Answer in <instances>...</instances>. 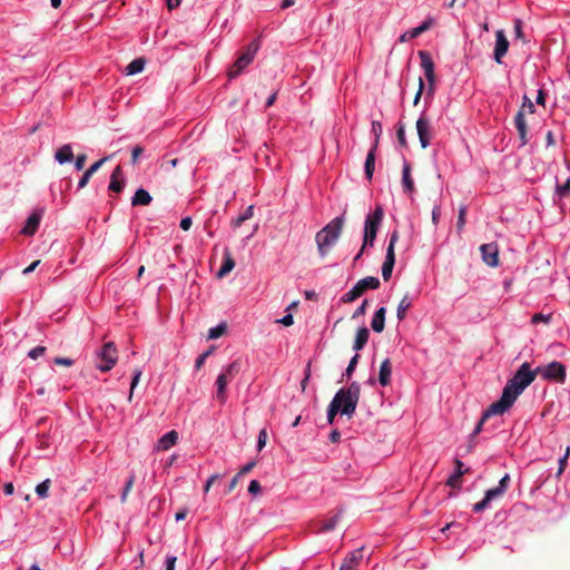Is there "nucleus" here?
I'll use <instances>...</instances> for the list:
<instances>
[{
    "mask_svg": "<svg viewBox=\"0 0 570 570\" xmlns=\"http://www.w3.org/2000/svg\"><path fill=\"white\" fill-rule=\"evenodd\" d=\"M535 377L534 370L532 371L530 364L524 362L514 375L508 380L500 400L490 405V412H507Z\"/></svg>",
    "mask_w": 570,
    "mask_h": 570,
    "instance_id": "nucleus-1",
    "label": "nucleus"
},
{
    "mask_svg": "<svg viewBox=\"0 0 570 570\" xmlns=\"http://www.w3.org/2000/svg\"><path fill=\"white\" fill-rule=\"evenodd\" d=\"M345 223L344 215L335 217L325 227L316 233L315 240L317 250L322 258H324L331 250L332 246L337 242Z\"/></svg>",
    "mask_w": 570,
    "mask_h": 570,
    "instance_id": "nucleus-2",
    "label": "nucleus"
},
{
    "mask_svg": "<svg viewBox=\"0 0 570 570\" xmlns=\"http://www.w3.org/2000/svg\"><path fill=\"white\" fill-rule=\"evenodd\" d=\"M361 395V386L357 382H352L348 387L341 389L333 397V402L341 409V414L348 417L355 413Z\"/></svg>",
    "mask_w": 570,
    "mask_h": 570,
    "instance_id": "nucleus-3",
    "label": "nucleus"
},
{
    "mask_svg": "<svg viewBox=\"0 0 570 570\" xmlns=\"http://www.w3.org/2000/svg\"><path fill=\"white\" fill-rule=\"evenodd\" d=\"M383 217L384 210L381 205H377L375 210L372 214L367 215L364 225L363 248H366L367 246H373Z\"/></svg>",
    "mask_w": 570,
    "mask_h": 570,
    "instance_id": "nucleus-4",
    "label": "nucleus"
},
{
    "mask_svg": "<svg viewBox=\"0 0 570 570\" xmlns=\"http://www.w3.org/2000/svg\"><path fill=\"white\" fill-rule=\"evenodd\" d=\"M118 351L114 342H108L97 352L96 367L101 372H109L117 363Z\"/></svg>",
    "mask_w": 570,
    "mask_h": 570,
    "instance_id": "nucleus-5",
    "label": "nucleus"
},
{
    "mask_svg": "<svg viewBox=\"0 0 570 570\" xmlns=\"http://www.w3.org/2000/svg\"><path fill=\"white\" fill-rule=\"evenodd\" d=\"M259 49V41H252L246 50L237 58L234 65L228 70V77H237L254 59Z\"/></svg>",
    "mask_w": 570,
    "mask_h": 570,
    "instance_id": "nucleus-6",
    "label": "nucleus"
},
{
    "mask_svg": "<svg viewBox=\"0 0 570 570\" xmlns=\"http://www.w3.org/2000/svg\"><path fill=\"white\" fill-rule=\"evenodd\" d=\"M419 57L421 60V67L424 70V76L428 80V90L425 99H432L435 91V82L436 76L434 72V62L431 58V55L428 51L421 50L419 51Z\"/></svg>",
    "mask_w": 570,
    "mask_h": 570,
    "instance_id": "nucleus-7",
    "label": "nucleus"
},
{
    "mask_svg": "<svg viewBox=\"0 0 570 570\" xmlns=\"http://www.w3.org/2000/svg\"><path fill=\"white\" fill-rule=\"evenodd\" d=\"M534 372L535 375H540L546 381L563 383L566 380V366L558 361H553L548 365L538 366Z\"/></svg>",
    "mask_w": 570,
    "mask_h": 570,
    "instance_id": "nucleus-8",
    "label": "nucleus"
},
{
    "mask_svg": "<svg viewBox=\"0 0 570 570\" xmlns=\"http://www.w3.org/2000/svg\"><path fill=\"white\" fill-rule=\"evenodd\" d=\"M510 483V475L505 474L500 481L498 487L490 489L485 492L484 498L473 505V511L479 513L483 511L492 500L501 498L508 490Z\"/></svg>",
    "mask_w": 570,
    "mask_h": 570,
    "instance_id": "nucleus-9",
    "label": "nucleus"
},
{
    "mask_svg": "<svg viewBox=\"0 0 570 570\" xmlns=\"http://www.w3.org/2000/svg\"><path fill=\"white\" fill-rule=\"evenodd\" d=\"M525 110L529 114H533L535 111L533 102L527 96L523 97L522 107L518 111V114L515 115V119H514L515 128H517V130L519 132V137H520V139L522 141V145H525L527 141H528L527 140V122H525V119H524V111Z\"/></svg>",
    "mask_w": 570,
    "mask_h": 570,
    "instance_id": "nucleus-10",
    "label": "nucleus"
},
{
    "mask_svg": "<svg viewBox=\"0 0 570 570\" xmlns=\"http://www.w3.org/2000/svg\"><path fill=\"white\" fill-rule=\"evenodd\" d=\"M397 240H399V232L393 230V233L390 236V242H389V246L386 249L385 261L382 265V276L385 282H387L392 276L393 267L395 264L394 249H395V245H396Z\"/></svg>",
    "mask_w": 570,
    "mask_h": 570,
    "instance_id": "nucleus-11",
    "label": "nucleus"
},
{
    "mask_svg": "<svg viewBox=\"0 0 570 570\" xmlns=\"http://www.w3.org/2000/svg\"><path fill=\"white\" fill-rule=\"evenodd\" d=\"M416 132L421 147L425 149L432 139V126L430 119L424 114L416 120Z\"/></svg>",
    "mask_w": 570,
    "mask_h": 570,
    "instance_id": "nucleus-12",
    "label": "nucleus"
},
{
    "mask_svg": "<svg viewBox=\"0 0 570 570\" xmlns=\"http://www.w3.org/2000/svg\"><path fill=\"white\" fill-rule=\"evenodd\" d=\"M509 50V40L505 37L503 30H497L495 32V47L493 52V59L497 63H502V58Z\"/></svg>",
    "mask_w": 570,
    "mask_h": 570,
    "instance_id": "nucleus-13",
    "label": "nucleus"
},
{
    "mask_svg": "<svg viewBox=\"0 0 570 570\" xmlns=\"http://www.w3.org/2000/svg\"><path fill=\"white\" fill-rule=\"evenodd\" d=\"M483 262L490 267L499 265V249L495 243L483 244L480 247Z\"/></svg>",
    "mask_w": 570,
    "mask_h": 570,
    "instance_id": "nucleus-14",
    "label": "nucleus"
},
{
    "mask_svg": "<svg viewBox=\"0 0 570 570\" xmlns=\"http://www.w3.org/2000/svg\"><path fill=\"white\" fill-rule=\"evenodd\" d=\"M43 214L45 208L35 209L33 213L28 217L23 228L21 229V234L24 236H33L40 225Z\"/></svg>",
    "mask_w": 570,
    "mask_h": 570,
    "instance_id": "nucleus-15",
    "label": "nucleus"
},
{
    "mask_svg": "<svg viewBox=\"0 0 570 570\" xmlns=\"http://www.w3.org/2000/svg\"><path fill=\"white\" fill-rule=\"evenodd\" d=\"M363 558L362 549L350 552L343 560L340 570H356Z\"/></svg>",
    "mask_w": 570,
    "mask_h": 570,
    "instance_id": "nucleus-16",
    "label": "nucleus"
},
{
    "mask_svg": "<svg viewBox=\"0 0 570 570\" xmlns=\"http://www.w3.org/2000/svg\"><path fill=\"white\" fill-rule=\"evenodd\" d=\"M233 379H229V376L223 371L217 380H216V399L220 404H224L226 402V386Z\"/></svg>",
    "mask_w": 570,
    "mask_h": 570,
    "instance_id": "nucleus-17",
    "label": "nucleus"
},
{
    "mask_svg": "<svg viewBox=\"0 0 570 570\" xmlns=\"http://www.w3.org/2000/svg\"><path fill=\"white\" fill-rule=\"evenodd\" d=\"M125 187V179L121 166H117L110 176L109 190L120 193Z\"/></svg>",
    "mask_w": 570,
    "mask_h": 570,
    "instance_id": "nucleus-18",
    "label": "nucleus"
},
{
    "mask_svg": "<svg viewBox=\"0 0 570 570\" xmlns=\"http://www.w3.org/2000/svg\"><path fill=\"white\" fill-rule=\"evenodd\" d=\"M381 285V282L377 277L367 276L365 278L360 279L354 287L361 294V296L368 289H377Z\"/></svg>",
    "mask_w": 570,
    "mask_h": 570,
    "instance_id": "nucleus-19",
    "label": "nucleus"
},
{
    "mask_svg": "<svg viewBox=\"0 0 570 570\" xmlns=\"http://www.w3.org/2000/svg\"><path fill=\"white\" fill-rule=\"evenodd\" d=\"M455 472L448 479L446 484L451 488H460L462 475L469 472V469L463 470V462L459 459H455Z\"/></svg>",
    "mask_w": 570,
    "mask_h": 570,
    "instance_id": "nucleus-20",
    "label": "nucleus"
},
{
    "mask_svg": "<svg viewBox=\"0 0 570 570\" xmlns=\"http://www.w3.org/2000/svg\"><path fill=\"white\" fill-rule=\"evenodd\" d=\"M177 440H178V433L175 430H171L159 439L158 444H157V450L167 451L173 445L176 444Z\"/></svg>",
    "mask_w": 570,
    "mask_h": 570,
    "instance_id": "nucleus-21",
    "label": "nucleus"
},
{
    "mask_svg": "<svg viewBox=\"0 0 570 570\" xmlns=\"http://www.w3.org/2000/svg\"><path fill=\"white\" fill-rule=\"evenodd\" d=\"M392 363L390 358H385L380 366L379 382L382 386H387L391 382Z\"/></svg>",
    "mask_w": 570,
    "mask_h": 570,
    "instance_id": "nucleus-22",
    "label": "nucleus"
},
{
    "mask_svg": "<svg viewBox=\"0 0 570 570\" xmlns=\"http://www.w3.org/2000/svg\"><path fill=\"white\" fill-rule=\"evenodd\" d=\"M385 314H386L385 307H380L375 312V314L372 318V322H371V327L374 332H376V333L383 332L384 326H385Z\"/></svg>",
    "mask_w": 570,
    "mask_h": 570,
    "instance_id": "nucleus-23",
    "label": "nucleus"
},
{
    "mask_svg": "<svg viewBox=\"0 0 570 570\" xmlns=\"http://www.w3.org/2000/svg\"><path fill=\"white\" fill-rule=\"evenodd\" d=\"M432 23H433V19L432 18H428L419 27L413 28L411 31L402 35L401 41H405L407 36L411 39L419 37L423 32L428 31L431 28Z\"/></svg>",
    "mask_w": 570,
    "mask_h": 570,
    "instance_id": "nucleus-24",
    "label": "nucleus"
},
{
    "mask_svg": "<svg viewBox=\"0 0 570 570\" xmlns=\"http://www.w3.org/2000/svg\"><path fill=\"white\" fill-rule=\"evenodd\" d=\"M55 159L61 165L71 161L73 159V151L71 145L66 144L62 147H60L55 154Z\"/></svg>",
    "mask_w": 570,
    "mask_h": 570,
    "instance_id": "nucleus-25",
    "label": "nucleus"
},
{
    "mask_svg": "<svg viewBox=\"0 0 570 570\" xmlns=\"http://www.w3.org/2000/svg\"><path fill=\"white\" fill-rule=\"evenodd\" d=\"M368 337H370L368 328L365 326L360 327L357 330V333H356V336L354 340L353 350L356 352L363 350V347L366 345V343L368 341Z\"/></svg>",
    "mask_w": 570,
    "mask_h": 570,
    "instance_id": "nucleus-26",
    "label": "nucleus"
},
{
    "mask_svg": "<svg viewBox=\"0 0 570 570\" xmlns=\"http://www.w3.org/2000/svg\"><path fill=\"white\" fill-rule=\"evenodd\" d=\"M153 197L150 194L144 189L139 188L136 190L134 197L131 198V205L132 206H147L151 203Z\"/></svg>",
    "mask_w": 570,
    "mask_h": 570,
    "instance_id": "nucleus-27",
    "label": "nucleus"
},
{
    "mask_svg": "<svg viewBox=\"0 0 570 570\" xmlns=\"http://www.w3.org/2000/svg\"><path fill=\"white\" fill-rule=\"evenodd\" d=\"M375 151H376V144H374L373 147L367 153L365 164H364L365 176L368 180L372 179L374 168H375Z\"/></svg>",
    "mask_w": 570,
    "mask_h": 570,
    "instance_id": "nucleus-28",
    "label": "nucleus"
},
{
    "mask_svg": "<svg viewBox=\"0 0 570 570\" xmlns=\"http://www.w3.org/2000/svg\"><path fill=\"white\" fill-rule=\"evenodd\" d=\"M234 267H235V261L232 257L230 253L226 249L224 253V262H223L219 271L217 272V277L218 278L225 277L229 272L233 271Z\"/></svg>",
    "mask_w": 570,
    "mask_h": 570,
    "instance_id": "nucleus-29",
    "label": "nucleus"
},
{
    "mask_svg": "<svg viewBox=\"0 0 570 570\" xmlns=\"http://www.w3.org/2000/svg\"><path fill=\"white\" fill-rule=\"evenodd\" d=\"M402 186L405 193L411 194L414 190V181L411 177V167L407 163L404 164L402 170Z\"/></svg>",
    "mask_w": 570,
    "mask_h": 570,
    "instance_id": "nucleus-30",
    "label": "nucleus"
},
{
    "mask_svg": "<svg viewBox=\"0 0 570 570\" xmlns=\"http://www.w3.org/2000/svg\"><path fill=\"white\" fill-rule=\"evenodd\" d=\"M411 306H412V301L409 297V295H405L399 303V306L396 309V317L399 321H403L406 317V313L411 308Z\"/></svg>",
    "mask_w": 570,
    "mask_h": 570,
    "instance_id": "nucleus-31",
    "label": "nucleus"
},
{
    "mask_svg": "<svg viewBox=\"0 0 570 570\" xmlns=\"http://www.w3.org/2000/svg\"><path fill=\"white\" fill-rule=\"evenodd\" d=\"M146 65V60L144 58H136L134 59L127 67H126V75L131 76L139 73L144 70Z\"/></svg>",
    "mask_w": 570,
    "mask_h": 570,
    "instance_id": "nucleus-32",
    "label": "nucleus"
},
{
    "mask_svg": "<svg viewBox=\"0 0 570 570\" xmlns=\"http://www.w3.org/2000/svg\"><path fill=\"white\" fill-rule=\"evenodd\" d=\"M254 216V206H248L243 214L232 220V226L238 228L244 222L250 219Z\"/></svg>",
    "mask_w": 570,
    "mask_h": 570,
    "instance_id": "nucleus-33",
    "label": "nucleus"
},
{
    "mask_svg": "<svg viewBox=\"0 0 570 570\" xmlns=\"http://www.w3.org/2000/svg\"><path fill=\"white\" fill-rule=\"evenodd\" d=\"M340 518L341 512H337L332 518L321 521L318 531H332L333 529H335Z\"/></svg>",
    "mask_w": 570,
    "mask_h": 570,
    "instance_id": "nucleus-34",
    "label": "nucleus"
},
{
    "mask_svg": "<svg viewBox=\"0 0 570 570\" xmlns=\"http://www.w3.org/2000/svg\"><path fill=\"white\" fill-rule=\"evenodd\" d=\"M501 414H502V413H491V412H490V406H489V407L483 412V414H482V416H481V419H480L479 423L476 424L475 429L473 430V432H472L471 436L473 438V436L478 435V434L481 432V430H482V426H483L484 422H485L490 416H492V415H501Z\"/></svg>",
    "mask_w": 570,
    "mask_h": 570,
    "instance_id": "nucleus-35",
    "label": "nucleus"
},
{
    "mask_svg": "<svg viewBox=\"0 0 570 570\" xmlns=\"http://www.w3.org/2000/svg\"><path fill=\"white\" fill-rule=\"evenodd\" d=\"M227 326L225 323H220L215 327L209 328L207 337L209 340H216L226 333Z\"/></svg>",
    "mask_w": 570,
    "mask_h": 570,
    "instance_id": "nucleus-36",
    "label": "nucleus"
},
{
    "mask_svg": "<svg viewBox=\"0 0 570 570\" xmlns=\"http://www.w3.org/2000/svg\"><path fill=\"white\" fill-rule=\"evenodd\" d=\"M50 484V479H47L36 487V493L38 494L39 498L45 499L48 497Z\"/></svg>",
    "mask_w": 570,
    "mask_h": 570,
    "instance_id": "nucleus-37",
    "label": "nucleus"
},
{
    "mask_svg": "<svg viewBox=\"0 0 570 570\" xmlns=\"http://www.w3.org/2000/svg\"><path fill=\"white\" fill-rule=\"evenodd\" d=\"M240 366L239 361H234L224 370V372L229 376V379H234L239 373Z\"/></svg>",
    "mask_w": 570,
    "mask_h": 570,
    "instance_id": "nucleus-38",
    "label": "nucleus"
},
{
    "mask_svg": "<svg viewBox=\"0 0 570 570\" xmlns=\"http://www.w3.org/2000/svg\"><path fill=\"white\" fill-rule=\"evenodd\" d=\"M337 413H341V409L337 406L336 402L331 401L327 409V422L333 424L335 416Z\"/></svg>",
    "mask_w": 570,
    "mask_h": 570,
    "instance_id": "nucleus-39",
    "label": "nucleus"
},
{
    "mask_svg": "<svg viewBox=\"0 0 570 570\" xmlns=\"http://www.w3.org/2000/svg\"><path fill=\"white\" fill-rule=\"evenodd\" d=\"M358 297H361V294L357 292L355 287H353L351 291H348L342 296L341 301L343 303H352L356 301Z\"/></svg>",
    "mask_w": 570,
    "mask_h": 570,
    "instance_id": "nucleus-40",
    "label": "nucleus"
},
{
    "mask_svg": "<svg viewBox=\"0 0 570 570\" xmlns=\"http://www.w3.org/2000/svg\"><path fill=\"white\" fill-rule=\"evenodd\" d=\"M358 358H360V355L356 353L351 360H350V363L345 370V373L343 374V376H346L347 379H350L353 374V372L355 371V367L357 365V362H358Z\"/></svg>",
    "mask_w": 570,
    "mask_h": 570,
    "instance_id": "nucleus-41",
    "label": "nucleus"
},
{
    "mask_svg": "<svg viewBox=\"0 0 570 570\" xmlns=\"http://www.w3.org/2000/svg\"><path fill=\"white\" fill-rule=\"evenodd\" d=\"M465 216H466V207L462 205V206H460L458 222H456V229L459 233L463 229V227L465 225Z\"/></svg>",
    "mask_w": 570,
    "mask_h": 570,
    "instance_id": "nucleus-42",
    "label": "nucleus"
},
{
    "mask_svg": "<svg viewBox=\"0 0 570 570\" xmlns=\"http://www.w3.org/2000/svg\"><path fill=\"white\" fill-rule=\"evenodd\" d=\"M140 376H141V371L136 368L135 373H134V377L131 380V384H130V391H129V395H128V401L129 402H131V400H132L134 390L137 386V384H138V382L140 380Z\"/></svg>",
    "mask_w": 570,
    "mask_h": 570,
    "instance_id": "nucleus-43",
    "label": "nucleus"
},
{
    "mask_svg": "<svg viewBox=\"0 0 570 570\" xmlns=\"http://www.w3.org/2000/svg\"><path fill=\"white\" fill-rule=\"evenodd\" d=\"M134 483H135V475H130L124 487V490L121 493V502H125L127 500V497H128L129 492L131 491Z\"/></svg>",
    "mask_w": 570,
    "mask_h": 570,
    "instance_id": "nucleus-44",
    "label": "nucleus"
},
{
    "mask_svg": "<svg viewBox=\"0 0 570 570\" xmlns=\"http://www.w3.org/2000/svg\"><path fill=\"white\" fill-rule=\"evenodd\" d=\"M569 454H570V446H568L566 449L564 455L559 459V469H558L557 476H560L563 473V471H564V469L567 466Z\"/></svg>",
    "mask_w": 570,
    "mask_h": 570,
    "instance_id": "nucleus-45",
    "label": "nucleus"
},
{
    "mask_svg": "<svg viewBox=\"0 0 570 570\" xmlns=\"http://www.w3.org/2000/svg\"><path fill=\"white\" fill-rule=\"evenodd\" d=\"M557 194L560 197H566L570 194V178H568L564 184L557 185Z\"/></svg>",
    "mask_w": 570,
    "mask_h": 570,
    "instance_id": "nucleus-46",
    "label": "nucleus"
},
{
    "mask_svg": "<svg viewBox=\"0 0 570 570\" xmlns=\"http://www.w3.org/2000/svg\"><path fill=\"white\" fill-rule=\"evenodd\" d=\"M397 140L402 147H406V138H405V126L403 124H399V128L396 131Z\"/></svg>",
    "mask_w": 570,
    "mask_h": 570,
    "instance_id": "nucleus-47",
    "label": "nucleus"
},
{
    "mask_svg": "<svg viewBox=\"0 0 570 570\" xmlns=\"http://www.w3.org/2000/svg\"><path fill=\"white\" fill-rule=\"evenodd\" d=\"M372 131L375 135V142L376 146L379 145L380 137L382 135V125L380 121L374 120L372 121Z\"/></svg>",
    "mask_w": 570,
    "mask_h": 570,
    "instance_id": "nucleus-48",
    "label": "nucleus"
},
{
    "mask_svg": "<svg viewBox=\"0 0 570 570\" xmlns=\"http://www.w3.org/2000/svg\"><path fill=\"white\" fill-rule=\"evenodd\" d=\"M46 350L45 346H37L29 351L28 356L32 360H37L46 353Z\"/></svg>",
    "mask_w": 570,
    "mask_h": 570,
    "instance_id": "nucleus-49",
    "label": "nucleus"
},
{
    "mask_svg": "<svg viewBox=\"0 0 570 570\" xmlns=\"http://www.w3.org/2000/svg\"><path fill=\"white\" fill-rule=\"evenodd\" d=\"M514 33H515V38L524 41V33L522 30V21L520 19L514 20Z\"/></svg>",
    "mask_w": 570,
    "mask_h": 570,
    "instance_id": "nucleus-50",
    "label": "nucleus"
},
{
    "mask_svg": "<svg viewBox=\"0 0 570 570\" xmlns=\"http://www.w3.org/2000/svg\"><path fill=\"white\" fill-rule=\"evenodd\" d=\"M266 442H267V432L265 429H263L259 431V434H258V440H257L258 451H261L266 445Z\"/></svg>",
    "mask_w": 570,
    "mask_h": 570,
    "instance_id": "nucleus-51",
    "label": "nucleus"
},
{
    "mask_svg": "<svg viewBox=\"0 0 570 570\" xmlns=\"http://www.w3.org/2000/svg\"><path fill=\"white\" fill-rule=\"evenodd\" d=\"M144 148L139 145L135 146L131 150V163L136 164L139 157L142 155Z\"/></svg>",
    "mask_w": 570,
    "mask_h": 570,
    "instance_id": "nucleus-52",
    "label": "nucleus"
},
{
    "mask_svg": "<svg viewBox=\"0 0 570 570\" xmlns=\"http://www.w3.org/2000/svg\"><path fill=\"white\" fill-rule=\"evenodd\" d=\"M108 159H109L108 156L99 159L98 161L94 163L87 170L91 175H94Z\"/></svg>",
    "mask_w": 570,
    "mask_h": 570,
    "instance_id": "nucleus-53",
    "label": "nucleus"
},
{
    "mask_svg": "<svg viewBox=\"0 0 570 570\" xmlns=\"http://www.w3.org/2000/svg\"><path fill=\"white\" fill-rule=\"evenodd\" d=\"M367 305H368L367 299H364V301L362 302V304H361V305H360V306L354 311V313H353V316H352V317H353V318H356V317H358V316H361V315H364V314L366 313Z\"/></svg>",
    "mask_w": 570,
    "mask_h": 570,
    "instance_id": "nucleus-54",
    "label": "nucleus"
},
{
    "mask_svg": "<svg viewBox=\"0 0 570 570\" xmlns=\"http://www.w3.org/2000/svg\"><path fill=\"white\" fill-rule=\"evenodd\" d=\"M262 488H261V483L257 481V480H252L249 482V485H248V492L250 494H258L261 492Z\"/></svg>",
    "mask_w": 570,
    "mask_h": 570,
    "instance_id": "nucleus-55",
    "label": "nucleus"
},
{
    "mask_svg": "<svg viewBox=\"0 0 570 570\" xmlns=\"http://www.w3.org/2000/svg\"><path fill=\"white\" fill-rule=\"evenodd\" d=\"M210 354H212V348H210V350H208V351H206V352H204L203 354H200V355L198 356V358L196 360L195 367H196L197 370H199V368L204 365L205 360H206Z\"/></svg>",
    "mask_w": 570,
    "mask_h": 570,
    "instance_id": "nucleus-56",
    "label": "nucleus"
},
{
    "mask_svg": "<svg viewBox=\"0 0 570 570\" xmlns=\"http://www.w3.org/2000/svg\"><path fill=\"white\" fill-rule=\"evenodd\" d=\"M53 363L56 365H62V366H71L73 364V360L69 357H56L53 360Z\"/></svg>",
    "mask_w": 570,
    "mask_h": 570,
    "instance_id": "nucleus-57",
    "label": "nucleus"
},
{
    "mask_svg": "<svg viewBox=\"0 0 570 570\" xmlns=\"http://www.w3.org/2000/svg\"><path fill=\"white\" fill-rule=\"evenodd\" d=\"M423 90H424V82H423L422 78H420L419 79V89H417L416 95L413 100L414 106H416L419 104V101L422 97Z\"/></svg>",
    "mask_w": 570,
    "mask_h": 570,
    "instance_id": "nucleus-58",
    "label": "nucleus"
},
{
    "mask_svg": "<svg viewBox=\"0 0 570 570\" xmlns=\"http://www.w3.org/2000/svg\"><path fill=\"white\" fill-rule=\"evenodd\" d=\"M86 160H87L86 155H83V154L78 155L76 158V161H75L76 169L81 170L85 167Z\"/></svg>",
    "mask_w": 570,
    "mask_h": 570,
    "instance_id": "nucleus-59",
    "label": "nucleus"
},
{
    "mask_svg": "<svg viewBox=\"0 0 570 570\" xmlns=\"http://www.w3.org/2000/svg\"><path fill=\"white\" fill-rule=\"evenodd\" d=\"M91 177H92V175H91L88 170H86V171L83 173L82 177L80 178L79 183H78V187H79V188H83V187H86V186H87V184H88V181H89V179H90Z\"/></svg>",
    "mask_w": 570,
    "mask_h": 570,
    "instance_id": "nucleus-60",
    "label": "nucleus"
},
{
    "mask_svg": "<svg viewBox=\"0 0 570 570\" xmlns=\"http://www.w3.org/2000/svg\"><path fill=\"white\" fill-rule=\"evenodd\" d=\"M550 317H551L550 315H543V314L538 313L532 316V323H534V324H537L539 322L548 323L550 321Z\"/></svg>",
    "mask_w": 570,
    "mask_h": 570,
    "instance_id": "nucleus-61",
    "label": "nucleus"
},
{
    "mask_svg": "<svg viewBox=\"0 0 570 570\" xmlns=\"http://www.w3.org/2000/svg\"><path fill=\"white\" fill-rule=\"evenodd\" d=\"M191 218L190 217H184L181 220H180V228L185 232L189 230V228L191 227Z\"/></svg>",
    "mask_w": 570,
    "mask_h": 570,
    "instance_id": "nucleus-62",
    "label": "nucleus"
},
{
    "mask_svg": "<svg viewBox=\"0 0 570 570\" xmlns=\"http://www.w3.org/2000/svg\"><path fill=\"white\" fill-rule=\"evenodd\" d=\"M255 466V462L252 461V462H248L247 464H245L240 470L239 472L237 473L239 476L248 473L252 471V469Z\"/></svg>",
    "mask_w": 570,
    "mask_h": 570,
    "instance_id": "nucleus-63",
    "label": "nucleus"
},
{
    "mask_svg": "<svg viewBox=\"0 0 570 570\" xmlns=\"http://www.w3.org/2000/svg\"><path fill=\"white\" fill-rule=\"evenodd\" d=\"M176 560V557L168 556L166 559V570H175Z\"/></svg>",
    "mask_w": 570,
    "mask_h": 570,
    "instance_id": "nucleus-64",
    "label": "nucleus"
}]
</instances>
